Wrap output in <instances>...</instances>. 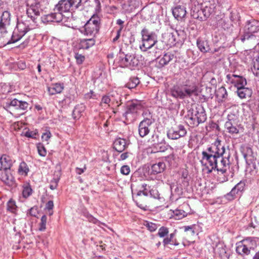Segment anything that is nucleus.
<instances>
[{
	"label": "nucleus",
	"instance_id": "1",
	"mask_svg": "<svg viewBox=\"0 0 259 259\" xmlns=\"http://www.w3.org/2000/svg\"><path fill=\"white\" fill-rule=\"evenodd\" d=\"M72 9V7L68 0H60L58 3L55 5L54 9V12L44 16L42 17V21L45 22H61L65 25H67L66 23L68 18V16H65L63 13L69 12L70 10Z\"/></svg>",
	"mask_w": 259,
	"mask_h": 259
},
{
	"label": "nucleus",
	"instance_id": "2",
	"mask_svg": "<svg viewBox=\"0 0 259 259\" xmlns=\"http://www.w3.org/2000/svg\"><path fill=\"white\" fill-rule=\"evenodd\" d=\"M28 24L22 20H18L16 28L12 35L10 34L7 36H3L2 41L3 45L6 46L7 44L14 43L19 40L29 30Z\"/></svg>",
	"mask_w": 259,
	"mask_h": 259
},
{
	"label": "nucleus",
	"instance_id": "3",
	"mask_svg": "<svg viewBox=\"0 0 259 259\" xmlns=\"http://www.w3.org/2000/svg\"><path fill=\"white\" fill-rule=\"evenodd\" d=\"M143 106L141 101L133 100L128 101L125 106V112L122 114L124 119V122L128 123L133 122L137 119L139 111Z\"/></svg>",
	"mask_w": 259,
	"mask_h": 259
},
{
	"label": "nucleus",
	"instance_id": "4",
	"mask_svg": "<svg viewBox=\"0 0 259 259\" xmlns=\"http://www.w3.org/2000/svg\"><path fill=\"white\" fill-rule=\"evenodd\" d=\"M197 89L194 84L174 85L170 89V94L175 98L183 99L192 95H197Z\"/></svg>",
	"mask_w": 259,
	"mask_h": 259
},
{
	"label": "nucleus",
	"instance_id": "5",
	"mask_svg": "<svg viewBox=\"0 0 259 259\" xmlns=\"http://www.w3.org/2000/svg\"><path fill=\"white\" fill-rule=\"evenodd\" d=\"M188 123L191 126H197L206 120V114L203 107L201 105L191 108L188 111Z\"/></svg>",
	"mask_w": 259,
	"mask_h": 259
},
{
	"label": "nucleus",
	"instance_id": "6",
	"mask_svg": "<svg viewBox=\"0 0 259 259\" xmlns=\"http://www.w3.org/2000/svg\"><path fill=\"white\" fill-rule=\"evenodd\" d=\"M100 25V18L98 15H94L80 29V31L86 35L94 36L98 33Z\"/></svg>",
	"mask_w": 259,
	"mask_h": 259
},
{
	"label": "nucleus",
	"instance_id": "7",
	"mask_svg": "<svg viewBox=\"0 0 259 259\" xmlns=\"http://www.w3.org/2000/svg\"><path fill=\"white\" fill-rule=\"evenodd\" d=\"M142 45L140 46V49L144 52L153 47L157 42V36L153 31L144 28L141 31Z\"/></svg>",
	"mask_w": 259,
	"mask_h": 259
},
{
	"label": "nucleus",
	"instance_id": "8",
	"mask_svg": "<svg viewBox=\"0 0 259 259\" xmlns=\"http://www.w3.org/2000/svg\"><path fill=\"white\" fill-rule=\"evenodd\" d=\"M118 63L122 67H128L131 70L135 69L140 64V60L134 54H120Z\"/></svg>",
	"mask_w": 259,
	"mask_h": 259
},
{
	"label": "nucleus",
	"instance_id": "9",
	"mask_svg": "<svg viewBox=\"0 0 259 259\" xmlns=\"http://www.w3.org/2000/svg\"><path fill=\"white\" fill-rule=\"evenodd\" d=\"M244 34L241 36V40L244 42L253 36V33L259 31V21L254 19L247 20L246 22Z\"/></svg>",
	"mask_w": 259,
	"mask_h": 259
},
{
	"label": "nucleus",
	"instance_id": "10",
	"mask_svg": "<svg viewBox=\"0 0 259 259\" xmlns=\"http://www.w3.org/2000/svg\"><path fill=\"white\" fill-rule=\"evenodd\" d=\"M205 153L212 156L218 159H220V158L223 156L224 154H227L226 151L225 147L221 143V141L217 140L213 144L206 149L202 151Z\"/></svg>",
	"mask_w": 259,
	"mask_h": 259
},
{
	"label": "nucleus",
	"instance_id": "11",
	"mask_svg": "<svg viewBox=\"0 0 259 259\" xmlns=\"http://www.w3.org/2000/svg\"><path fill=\"white\" fill-rule=\"evenodd\" d=\"M187 131L184 125L179 124L171 127L167 132V137L171 140H178L185 137Z\"/></svg>",
	"mask_w": 259,
	"mask_h": 259
},
{
	"label": "nucleus",
	"instance_id": "12",
	"mask_svg": "<svg viewBox=\"0 0 259 259\" xmlns=\"http://www.w3.org/2000/svg\"><path fill=\"white\" fill-rule=\"evenodd\" d=\"M230 154L229 152L226 154H224L222 156L219 161H217L216 166L214 167V170H217L218 172H221L222 174H225L227 172L228 170L230 168Z\"/></svg>",
	"mask_w": 259,
	"mask_h": 259
},
{
	"label": "nucleus",
	"instance_id": "13",
	"mask_svg": "<svg viewBox=\"0 0 259 259\" xmlns=\"http://www.w3.org/2000/svg\"><path fill=\"white\" fill-rule=\"evenodd\" d=\"M149 116L145 117L139 124L138 132L141 138L145 137L149 133L150 126L154 122V119L150 115Z\"/></svg>",
	"mask_w": 259,
	"mask_h": 259
},
{
	"label": "nucleus",
	"instance_id": "14",
	"mask_svg": "<svg viewBox=\"0 0 259 259\" xmlns=\"http://www.w3.org/2000/svg\"><path fill=\"white\" fill-rule=\"evenodd\" d=\"M151 188V186L146 183H143L141 184L140 190L138 191L135 199H134L139 207L145 209L146 205L144 203H140V201L142 200L141 195L143 194L145 196H148Z\"/></svg>",
	"mask_w": 259,
	"mask_h": 259
},
{
	"label": "nucleus",
	"instance_id": "15",
	"mask_svg": "<svg viewBox=\"0 0 259 259\" xmlns=\"http://www.w3.org/2000/svg\"><path fill=\"white\" fill-rule=\"evenodd\" d=\"M11 106L16 110L25 111L28 108L29 104L26 101L19 100L17 99H8L4 103V107L8 109Z\"/></svg>",
	"mask_w": 259,
	"mask_h": 259
},
{
	"label": "nucleus",
	"instance_id": "16",
	"mask_svg": "<svg viewBox=\"0 0 259 259\" xmlns=\"http://www.w3.org/2000/svg\"><path fill=\"white\" fill-rule=\"evenodd\" d=\"M219 160L217 158L205 153L204 152H202V157L200 162L202 165L206 166L208 169V173H210L213 170H214L217 161Z\"/></svg>",
	"mask_w": 259,
	"mask_h": 259
},
{
	"label": "nucleus",
	"instance_id": "17",
	"mask_svg": "<svg viewBox=\"0 0 259 259\" xmlns=\"http://www.w3.org/2000/svg\"><path fill=\"white\" fill-rule=\"evenodd\" d=\"M42 12V9L41 7V4L39 2L31 4L27 8L26 10L28 17L30 18L34 22H36L35 20L40 15V13Z\"/></svg>",
	"mask_w": 259,
	"mask_h": 259
},
{
	"label": "nucleus",
	"instance_id": "18",
	"mask_svg": "<svg viewBox=\"0 0 259 259\" xmlns=\"http://www.w3.org/2000/svg\"><path fill=\"white\" fill-rule=\"evenodd\" d=\"M240 151L248 165H250L255 160V154L253 152L250 147L247 145H243L240 147Z\"/></svg>",
	"mask_w": 259,
	"mask_h": 259
},
{
	"label": "nucleus",
	"instance_id": "19",
	"mask_svg": "<svg viewBox=\"0 0 259 259\" xmlns=\"http://www.w3.org/2000/svg\"><path fill=\"white\" fill-rule=\"evenodd\" d=\"M10 13L7 11L4 12L1 16L0 21V33L4 36L7 35V27L10 25Z\"/></svg>",
	"mask_w": 259,
	"mask_h": 259
},
{
	"label": "nucleus",
	"instance_id": "20",
	"mask_svg": "<svg viewBox=\"0 0 259 259\" xmlns=\"http://www.w3.org/2000/svg\"><path fill=\"white\" fill-rule=\"evenodd\" d=\"M211 12L212 9L206 4L204 6H202L201 9L198 10L196 13H195L194 10L192 15L195 19L203 21L205 20L210 16Z\"/></svg>",
	"mask_w": 259,
	"mask_h": 259
},
{
	"label": "nucleus",
	"instance_id": "21",
	"mask_svg": "<svg viewBox=\"0 0 259 259\" xmlns=\"http://www.w3.org/2000/svg\"><path fill=\"white\" fill-rule=\"evenodd\" d=\"M227 78L232 83H234L237 88L244 87L247 84L246 79L240 75L228 74Z\"/></svg>",
	"mask_w": 259,
	"mask_h": 259
},
{
	"label": "nucleus",
	"instance_id": "22",
	"mask_svg": "<svg viewBox=\"0 0 259 259\" xmlns=\"http://www.w3.org/2000/svg\"><path fill=\"white\" fill-rule=\"evenodd\" d=\"M14 160L6 154H3L0 158V170L10 169L13 165Z\"/></svg>",
	"mask_w": 259,
	"mask_h": 259
},
{
	"label": "nucleus",
	"instance_id": "23",
	"mask_svg": "<svg viewBox=\"0 0 259 259\" xmlns=\"http://www.w3.org/2000/svg\"><path fill=\"white\" fill-rule=\"evenodd\" d=\"M172 13L176 19L182 20L186 15V8L183 6L178 5L172 9Z\"/></svg>",
	"mask_w": 259,
	"mask_h": 259
},
{
	"label": "nucleus",
	"instance_id": "24",
	"mask_svg": "<svg viewBox=\"0 0 259 259\" xmlns=\"http://www.w3.org/2000/svg\"><path fill=\"white\" fill-rule=\"evenodd\" d=\"M118 104L117 101L114 99L113 96L109 95H104L101 99L100 105L104 108H108L115 104Z\"/></svg>",
	"mask_w": 259,
	"mask_h": 259
},
{
	"label": "nucleus",
	"instance_id": "25",
	"mask_svg": "<svg viewBox=\"0 0 259 259\" xmlns=\"http://www.w3.org/2000/svg\"><path fill=\"white\" fill-rule=\"evenodd\" d=\"M174 56L172 53L167 52L165 53L162 57H158L156 59V61L158 63V67L161 68L167 65L173 59Z\"/></svg>",
	"mask_w": 259,
	"mask_h": 259
},
{
	"label": "nucleus",
	"instance_id": "26",
	"mask_svg": "<svg viewBox=\"0 0 259 259\" xmlns=\"http://www.w3.org/2000/svg\"><path fill=\"white\" fill-rule=\"evenodd\" d=\"M127 145L126 141L122 138L116 139L113 143L114 149L119 153L123 151Z\"/></svg>",
	"mask_w": 259,
	"mask_h": 259
},
{
	"label": "nucleus",
	"instance_id": "27",
	"mask_svg": "<svg viewBox=\"0 0 259 259\" xmlns=\"http://www.w3.org/2000/svg\"><path fill=\"white\" fill-rule=\"evenodd\" d=\"M2 181L9 186H13L15 184V180L13 176L7 170H5L1 175Z\"/></svg>",
	"mask_w": 259,
	"mask_h": 259
},
{
	"label": "nucleus",
	"instance_id": "28",
	"mask_svg": "<svg viewBox=\"0 0 259 259\" xmlns=\"http://www.w3.org/2000/svg\"><path fill=\"white\" fill-rule=\"evenodd\" d=\"M95 44V40L93 38L88 39H82L79 40L78 44L79 49H89Z\"/></svg>",
	"mask_w": 259,
	"mask_h": 259
},
{
	"label": "nucleus",
	"instance_id": "29",
	"mask_svg": "<svg viewBox=\"0 0 259 259\" xmlns=\"http://www.w3.org/2000/svg\"><path fill=\"white\" fill-rule=\"evenodd\" d=\"M197 46L202 53H207L210 50L208 42L207 40L198 38L197 39Z\"/></svg>",
	"mask_w": 259,
	"mask_h": 259
},
{
	"label": "nucleus",
	"instance_id": "30",
	"mask_svg": "<svg viewBox=\"0 0 259 259\" xmlns=\"http://www.w3.org/2000/svg\"><path fill=\"white\" fill-rule=\"evenodd\" d=\"M237 93L240 99H246L250 98L252 95V92L251 89L248 88L238 87L237 88Z\"/></svg>",
	"mask_w": 259,
	"mask_h": 259
},
{
	"label": "nucleus",
	"instance_id": "31",
	"mask_svg": "<svg viewBox=\"0 0 259 259\" xmlns=\"http://www.w3.org/2000/svg\"><path fill=\"white\" fill-rule=\"evenodd\" d=\"M63 89V84L60 83L53 84L50 87H48V91L50 95H54L56 94H59L62 92Z\"/></svg>",
	"mask_w": 259,
	"mask_h": 259
},
{
	"label": "nucleus",
	"instance_id": "32",
	"mask_svg": "<svg viewBox=\"0 0 259 259\" xmlns=\"http://www.w3.org/2000/svg\"><path fill=\"white\" fill-rule=\"evenodd\" d=\"M241 241L250 251L251 250H254L257 246L256 240L253 237H247Z\"/></svg>",
	"mask_w": 259,
	"mask_h": 259
},
{
	"label": "nucleus",
	"instance_id": "33",
	"mask_svg": "<svg viewBox=\"0 0 259 259\" xmlns=\"http://www.w3.org/2000/svg\"><path fill=\"white\" fill-rule=\"evenodd\" d=\"M236 251L242 256L248 255L250 253L249 250L246 247L241 241L236 243Z\"/></svg>",
	"mask_w": 259,
	"mask_h": 259
},
{
	"label": "nucleus",
	"instance_id": "34",
	"mask_svg": "<svg viewBox=\"0 0 259 259\" xmlns=\"http://www.w3.org/2000/svg\"><path fill=\"white\" fill-rule=\"evenodd\" d=\"M165 168V164L163 162H159L153 164L151 166L152 172L153 174H157L163 171Z\"/></svg>",
	"mask_w": 259,
	"mask_h": 259
},
{
	"label": "nucleus",
	"instance_id": "35",
	"mask_svg": "<svg viewBox=\"0 0 259 259\" xmlns=\"http://www.w3.org/2000/svg\"><path fill=\"white\" fill-rule=\"evenodd\" d=\"M235 122H230V121H226L225 124V127L227 131L231 134H237L239 133V130L235 126Z\"/></svg>",
	"mask_w": 259,
	"mask_h": 259
},
{
	"label": "nucleus",
	"instance_id": "36",
	"mask_svg": "<svg viewBox=\"0 0 259 259\" xmlns=\"http://www.w3.org/2000/svg\"><path fill=\"white\" fill-rule=\"evenodd\" d=\"M172 211V214H171L172 217L177 220H181L184 217H186L187 213L184 210L179 209H176Z\"/></svg>",
	"mask_w": 259,
	"mask_h": 259
},
{
	"label": "nucleus",
	"instance_id": "37",
	"mask_svg": "<svg viewBox=\"0 0 259 259\" xmlns=\"http://www.w3.org/2000/svg\"><path fill=\"white\" fill-rule=\"evenodd\" d=\"M140 83V80L137 77H132L129 79L128 82L126 83L125 87L130 89L135 88Z\"/></svg>",
	"mask_w": 259,
	"mask_h": 259
},
{
	"label": "nucleus",
	"instance_id": "38",
	"mask_svg": "<svg viewBox=\"0 0 259 259\" xmlns=\"http://www.w3.org/2000/svg\"><path fill=\"white\" fill-rule=\"evenodd\" d=\"M72 5V9H80L83 8V2L85 3L87 0H68Z\"/></svg>",
	"mask_w": 259,
	"mask_h": 259
},
{
	"label": "nucleus",
	"instance_id": "39",
	"mask_svg": "<svg viewBox=\"0 0 259 259\" xmlns=\"http://www.w3.org/2000/svg\"><path fill=\"white\" fill-rule=\"evenodd\" d=\"M17 209L15 201L13 199H10L7 203V210L12 213H15Z\"/></svg>",
	"mask_w": 259,
	"mask_h": 259
},
{
	"label": "nucleus",
	"instance_id": "40",
	"mask_svg": "<svg viewBox=\"0 0 259 259\" xmlns=\"http://www.w3.org/2000/svg\"><path fill=\"white\" fill-rule=\"evenodd\" d=\"M216 94L217 96L222 100L226 99L228 96L227 90L224 87L219 88Z\"/></svg>",
	"mask_w": 259,
	"mask_h": 259
},
{
	"label": "nucleus",
	"instance_id": "41",
	"mask_svg": "<svg viewBox=\"0 0 259 259\" xmlns=\"http://www.w3.org/2000/svg\"><path fill=\"white\" fill-rule=\"evenodd\" d=\"M149 195L155 199H157L159 200L163 199V198L160 196L159 192L154 187H151Z\"/></svg>",
	"mask_w": 259,
	"mask_h": 259
},
{
	"label": "nucleus",
	"instance_id": "42",
	"mask_svg": "<svg viewBox=\"0 0 259 259\" xmlns=\"http://www.w3.org/2000/svg\"><path fill=\"white\" fill-rule=\"evenodd\" d=\"M253 73L256 76H259V56L253 61V66L252 68Z\"/></svg>",
	"mask_w": 259,
	"mask_h": 259
},
{
	"label": "nucleus",
	"instance_id": "43",
	"mask_svg": "<svg viewBox=\"0 0 259 259\" xmlns=\"http://www.w3.org/2000/svg\"><path fill=\"white\" fill-rule=\"evenodd\" d=\"M18 171L19 172L21 175L25 174V175H26L27 174V172L29 171V168L25 162H22L20 163Z\"/></svg>",
	"mask_w": 259,
	"mask_h": 259
},
{
	"label": "nucleus",
	"instance_id": "44",
	"mask_svg": "<svg viewBox=\"0 0 259 259\" xmlns=\"http://www.w3.org/2000/svg\"><path fill=\"white\" fill-rule=\"evenodd\" d=\"M177 33L176 31V33H167V36L168 38V43L170 45H174L177 42V39L176 37V34Z\"/></svg>",
	"mask_w": 259,
	"mask_h": 259
},
{
	"label": "nucleus",
	"instance_id": "45",
	"mask_svg": "<svg viewBox=\"0 0 259 259\" xmlns=\"http://www.w3.org/2000/svg\"><path fill=\"white\" fill-rule=\"evenodd\" d=\"M214 250L216 253H218L221 256H223L226 253V249L222 244L217 245Z\"/></svg>",
	"mask_w": 259,
	"mask_h": 259
},
{
	"label": "nucleus",
	"instance_id": "46",
	"mask_svg": "<svg viewBox=\"0 0 259 259\" xmlns=\"http://www.w3.org/2000/svg\"><path fill=\"white\" fill-rule=\"evenodd\" d=\"M168 229L165 227H161L159 228L158 232V236L161 238H163L168 234Z\"/></svg>",
	"mask_w": 259,
	"mask_h": 259
},
{
	"label": "nucleus",
	"instance_id": "47",
	"mask_svg": "<svg viewBox=\"0 0 259 259\" xmlns=\"http://www.w3.org/2000/svg\"><path fill=\"white\" fill-rule=\"evenodd\" d=\"M37 148L38 154L41 156H45L47 154V151L44 145L41 143H38L37 145Z\"/></svg>",
	"mask_w": 259,
	"mask_h": 259
},
{
	"label": "nucleus",
	"instance_id": "48",
	"mask_svg": "<svg viewBox=\"0 0 259 259\" xmlns=\"http://www.w3.org/2000/svg\"><path fill=\"white\" fill-rule=\"evenodd\" d=\"M47 221V217L46 215H43L40 219V222L39 223V230L40 231H44L45 230L46 227V224Z\"/></svg>",
	"mask_w": 259,
	"mask_h": 259
},
{
	"label": "nucleus",
	"instance_id": "49",
	"mask_svg": "<svg viewBox=\"0 0 259 259\" xmlns=\"http://www.w3.org/2000/svg\"><path fill=\"white\" fill-rule=\"evenodd\" d=\"M175 233H171L168 237L165 238L163 240V244L165 246L168 244H172L173 238L175 236Z\"/></svg>",
	"mask_w": 259,
	"mask_h": 259
},
{
	"label": "nucleus",
	"instance_id": "50",
	"mask_svg": "<svg viewBox=\"0 0 259 259\" xmlns=\"http://www.w3.org/2000/svg\"><path fill=\"white\" fill-rule=\"evenodd\" d=\"M32 193V189L29 186H26L23 188L22 195L24 198L28 197Z\"/></svg>",
	"mask_w": 259,
	"mask_h": 259
},
{
	"label": "nucleus",
	"instance_id": "51",
	"mask_svg": "<svg viewBox=\"0 0 259 259\" xmlns=\"http://www.w3.org/2000/svg\"><path fill=\"white\" fill-rule=\"evenodd\" d=\"M145 226L147 228V229L150 232H154L157 228V224H156L155 223H151V222H147L146 223V224H145Z\"/></svg>",
	"mask_w": 259,
	"mask_h": 259
},
{
	"label": "nucleus",
	"instance_id": "52",
	"mask_svg": "<svg viewBox=\"0 0 259 259\" xmlns=\"http://www.w3.org/2000/svg\"><path fill=\"white\" fill-rule=\"evenodd\" d=\"M239 191H237L235 186L231 190V191L227 195V197L228 199H233L236 194L239 193Z\"/></svg>",
	"mask_w": 259,
	"mask_h": 259
},
{
	"label": "nucleus",
	"instance_id": "53",
	"mask_svg": "<svg viewBox=\"0 0 259 259\" xmlns=\"http://www.w3.org/2000/svg\"><path fill=\"white\" fill-rule=\"evenodd\" d=\"M59 181V178L58 177L54 178L51 181L50 188L51 190H55L57 188L58 186V183Z\"/></svg>",
	"mask_w": 259,
	"mask_h": 259
},
{
	"label": "nucleus",
	"instance_id": "54",
	"mask_svg": "<svg viewBox=\"0 0 259 259\" xmlns=\"http://www.w3.org/2000/svg\"><path fill=\"white\" fill-rule=\"evenodd\" d=\"M185 232L187 233V234L189 236L194 235L195 232L193 226H184V227Z\"/></svg>",
	"mask_w": 259,
	"mask_h": 259
},
{
	"label": "nucleus",
	"instance_id": "55",
	"mask_svg": "<svg viewBox=\"0 0 259 259\" xmlns=\"http://www.w3.org/2000/svg\"><path fill=\"white\" fill-rule=\"evenodd\" d=\"M228 121L230 122H235V121L237 119V114L235 113L230 112L228 114Z\"/></svg>",
	"mask_w": 259,
	"mask_h": 259
},
{
	"label": "nucleus",
	"instance_id": "56",
	"mask_svg": "<svg viewBox=\"0 0 259 259\" xmlns=\"http://www.w3.org/2000/svg\"><path fill=\"white\" fill-rule=\"evenodd\" d=\"M84 216L87 218L88 221L91 223L96 224L98 222L97 219H96L92 215L89 213L88 212L84 213Z\"/></svg>",
	"mask_w": 259,
	"mask_h": 259
},
{
	"label": "nucleus",
	"instance_id": "57",
	"mask_svg": "<svg viewBox=\"0 0 259 259\" xmlns=\"http://www.w3.org/2000/svg\"><path fill=\"white\" fill-rule=\"evenodd\" d=\"M120 172L124 175H128L130 172V168L128 165H123L120 168Z\"/></svg>",
	"mask_w": 259,
	"mask_h": 259
},
{
	"label": "nucleus",
	"instance_id": "58",
	"mask_svg": "<svg viewBox=\"0 0 259 259\" xmlns=\"http://www.w3.org/2000/svg\"><path fill=\"white\" fill-rule=\"evenodd\" d=\"M75 58L76 60V62L77 63V64H81L84 60V56L82 55L81 54H79L78 53L75 54Z\"/></svg>",
	"mask_w": 259,
	"mask_h": 259
},
{
	"label": "nucleus",
	"instance_id": "59",
	"mask_svg": "<svg viewBox=\"0 0 259 259\" xmlns=\"http://www.w3.org/2000/svg\"><path fill=\"white\" fill-rule=\"evenodd\" d=\"M167 145H165V144H157V149L158 150V151L159 152H164L167 149Z\"/></svg>",
	"mask_w": 259,
	"mask_h": 259
},
{
	"label": "nucleus",
	"instance_id": "60",
	"mask_svg": "<svg viewBox=\"0 0 259 259\" xmlns=\"http://www.w3.org/2000/svg\"><path fill=\"white\" fill-rule=\"evenodd\" d=\"M245 183L243 182L240 181L237 185H235L236 188L237 189V191H239L240 192H241L244 188Z\"/></svg>",
	"mask_w": 259,
	"mask_h": 259
},
{
	"label": "nucleus",
	"instance_id": "61",
	"mask_svg": "<svg viewBox=\"0 0 259 259\" xmlns=\"http://www.w3.org/2000/svg\"><path fill=\"white\" fill-rule=\"evenodd\" d=\"M25 136L28 138H35L36 133L32 131H27L25 133Z\"/></svg>",
	"mask_w": 259,
	"mask_h": 259
},
{
	"label": "nucleus",
	"instance_id": "62",
	"mask_svg": "<svg viewBox=\"0 0 259 259\" xmlns=\"http://www.w3.org/2000/svg\"><path fill=\"white\" fill-rule=\"evenodd\" d=\"M51 134L50 132H46L44 133L41 136V138L44 141H47L51 137Z\"/></svg>",
	"mask_w": 259,
	"mask_h": 259
},
{
	"label": "nucleus",
	"instance_id": "63",
	"mask_svg": "<svg viewBox=\"0 0 259 259\" xmlns=\"http://www.w3.org/2000/svg\"><path fill=\"white\" fill-rule=\"evenodd\" d=\"M53 207H54L53 201L52 200L49 201L46 204V208L48 210H50L53 209Z\"/></svg>",
	"mask_w": 259,
	"mask_h": 259
},
{
	"label": "nucleus",
	"instance_id": "64",
	"mask_svg": "<svg viewBox=\"0 0 259 259\" xmlns=\"http://www.w3.org/2000/svg\"><path fill=\"white\" fill-rule=\"evenodd\" d=\"M95 95L93 91H90L89 93L85 94V98L86 99L95 98Z\"/></svg>",
	"mask_w": 259,
	"mask_h": 259
}]
</instances>
